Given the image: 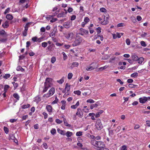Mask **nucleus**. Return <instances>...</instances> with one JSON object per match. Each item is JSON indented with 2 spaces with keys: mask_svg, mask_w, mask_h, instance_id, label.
I'll list each match as a JSON object with an SVG mask.
<instances>
[{
  "mask_svg": "<svg viewBox=\"0 0 150 150\" xmlns=\"http://www.w3.org/2000/svg\"><path fill=\"white\" fill-rule=\"evenodd\" d=\"M72 76H73V74H72V73H70L68 74V78L69 79H70L72 78Z\"/></svg>",
  "mask_w": 150,
  "mask_h": 150,
  "instance_id": "44",
  "label": "nucleus"
},
{
  "mask_svg": "<svg viewBox=\"0 0 150 150\" xmlns=\"http://www.w3.org/2000/svg\"><path fill=\"white\" fill-rule=\"evenodd\" d=\"M16 139L15 137V136H14L13 134H11L9 135V139H11L12 140H13V139Z\"/></svg>",
  "mask_w": 150,
  "mask_h": 150,
  "instance_id": "27",
  "label": "nucleus"
},
{
  "mask_svg": "<svg viewBox=\"0 0 150 150\" xmlns=\"http://www.w3.org/2000/svg\"><path fill=\"white\" fill-rule=\"evenodd\" d=\"M56 60V58L55 57H53L51 58V62L52 63H54Z\"/></svg>",
  "mask_w": 150,
  "mask_h": 150,
  "instance_id": "42",
  "label": "nucleus"
},
{
  "mask_svg": "<svg viewBox=\"0 0 150 150\" xmlns=\"http://www.w3.org/2000/svg\"><path fill=\"white\" fill-rule=\"evenodd\" d=\"M103 110H100L99 111L97 112L96 115L95 117L96 118H97L99 117L100 116V115L103 113Z\"/></svg>",
  "mask_w": 150,
  "mask_h": 150,
  "instance_id": "17",
  "label": "nucleus"
},
{
  "mask_svg": "<svg viewBox=\"0 0 150 150\" xmlns=\"http://www.w3.org/2000/svg\"><path fill=\"white\" fill-rule=\"evenodd\" d=\"M64 25V28H69L70 27L69 24H67V23H65Z\"/></svg>",
  "mask_w": 150,
  "mask_h": 150,
  "instance_id": "33",
  "label": "nucleus"
},
{
  "mask_svg": "<svg viewBox=\"0 0 150 150\" xmlns=\"http://www.w3.org/2000/svg\"><path fill=\"white\" fill-rule=\"evenodd\" d=\"M138 76V73L137 72L134 73L131 75V76L132 77H135Z\"/></svg>",
  "mask_w": 150,
  "mask_h": 150,
  "instance_id": "29",
  "label": "nucleus"
},
{
  "mask_svg": "<svg viewBox=\"0 0 150 150\" xmlns=\"http://www.w3.org/2000/svg\"><path fill=\"white\" fill-rule=\"evenodd\" d=\"M125 25L124 23H120L118 24L117 25V27H123Z\"/></svg>",
  "mask_w": 150,
  "mask_h": 150,
  "instance_id": "47",
  "label": "nucleus"
},
{
  "mask_svg": "<svg viewBox=\"0 0 150 150\" xmlns=\"http://www.w3.org/2000/svg\"><path fill=\"white\" fill-rule=\"evenodd\" d=\"M57 132L61 134L64 135H65L64 131L62 130H60L59 128L57 129Z\"/></svg>",
  "mask_w": 150,
  "mask_h": 150,
  "instance_id": "25",
  "label": "nucleus"
},
{
  "mask_svg": "<svg viewBox=\"0 0 150 150\" xmlns=\"http://www.w3.org/2000/svg\"><path fill=\"white\" fill-rule=\"evenodd\" d=\"M99 102L98 101L96 102V103L94 104L91 105L90 106V108L91 109H93L94 107L97 108L98 106L99 105Z\"/></svg>",
  "mask_w": 150,
  "mask_h": 150,
  "instance_id": "13",
  "label": "nucleus"
},
{
  "mask_svg": "<svg viewBox=\"0 0 150 150\" xmlns=\"http://www.w3.org/2000/svg\"><path fill=\"white\" fill-rule=\"evenodd\" d=\"M77 145L78 146H79L80 147H81V149H83V148H82V146H83V145L81 143H80V142L78 143H77Z\"/></svg>",
  "mask_w": 150,
  "mask_h": 150,
  "instance_id": "55",
  "label": "nucleus"
},
{
  "mask_svg": "<svg viewBox=\"0 0 150 150\" xmlns=\"http://www.w3.org/2000/svg\"><path fill=\"white\" fill-rule=\"evenodd\" d=\"M124 59L127 60L128 62L131 64H132L133 63V61L132 59L131 60L130 59Z\"/></svg>",
  "mask_w": 150,
  "mask_h": 150,
  "instance_id": "41",
  "label": "nucleus"
},
{
  "mask_svg": "<svg viewBox=\"0 0 150 150\" xmlns=\"http://www.w3.org/2000/svg\"><path fill=\"white\" fill-rule=\"evenodd\" d=\"M144 60V59L143 57L138 58V59L137 61H138V63L139 64H141L142 63V62Z\"/></svg>",
  "mask_w": 150,
  "mask_h": 150,
  "instance_id": "22",
  "label": "nucleus"
},
{
  "mask_svg": "<svg viewBox=\"0 0 150 150\" xmlns=\"http://www.w3.org/2000/svg\"><path fill=\"white\" fill-rule=\"evenodd\" d=\"M132 59L134 61H137L138 59V57L137 55L135 54H132L131 56Z\"/></svg>",
  "mask_w": 150,
  "mask_h": 150,
  "instance_id": "8",
  "label": "nucleus"
},
{
  "mask_svg": "<svg viewBox=\"0 0 150 150\" xmlns=\"http://www.w3.org/2000/svg\"><path fill=\"white\" fill-rule=\"evenodd\" d=\"M67 13V11H65V12L64 13V12H62L60 13L57 16L58 17H61L64 16Z\"/></svg>",
  "mask_w": 150,
  "mask_h": 150,
  "instance_id": "11",
  "label": "nucleus"
},
{
  "mask_svg": "<svg viewBox=\"0 0 150 150\" xmlns=\"http://www.w3.org/2000/svg\"><path fill=\"white\" fill-rule=\"evenodd\" d=\"M101 28L100 27H98L97 28H96L97 31V32L98 34H99L100 33L101 31Z\"/></svg>",
  "mask_w": 150,
  "mask_h": 150,
  "instance_id": "50",
  "label": "nucleus"
},
{
  "mask_svg": "<svg viewBox=\"0 0 150 150\" xmlns=\"http://www.w3.org/2000/svg\"><path fill=\"white\" fill-rule=\"evenodd\" d=\"M80 30L82 33H85L86 35H87L88 34V30H86L82 28H80Z\"/></svg>",
  "mask_w": 150,
  "mask_h": 150,
  "instance_id": "15",
  "label": "nucleus"
},
{
  "mask_svg": "<svg viewBox=\"0 0 150 150\" xmlns=\"http://www.w3.org/2000/svg\"><path fill=\"white\" fill-rule=\"evenodd\" d=\"M72 133L69 131H67L65 134L66 136L68 137H70L72 135Z\"/></svg>",
  "mask_w": 150,
  "mask_h": 150,
  "instance_id": "24",
  "label": "nucleus"
},
{
  "mask_svg": "<svg viewBox=\"0 0 150 150\" xmlns=\"http://www.w3.org/2000/svg\"><path fill=\"white\" fill-rule=\"evenodd\" d=\"M58 101V99L57 98V97L56 96L55 98V100L52 102V104H54L57 103Z\"/></svg>",
  "mask_w": 150,
  "mask_h": 150,
  "instance_id": "37",
  "label": "nucleus"
},
{
  "mask_svg": "<svg viewBox=\"0 0 150 150\" xmlns=\"http://www.w3.org/2000/svg\"><path fill=\"white\" fill-rule=\"evenodd\" d=\"M56 30H55L54 29H53V30L51 34L50 35V37L53 36L55 35Z\"/></svg>",
  "mask_w": 150,
  "mask_h": 150,
  "instance_id": "30",
  "label": "nucleus"
},
{
  "mask_svg": "<svg viewBox=\"0 0 150 150\" xmlns=\"http://www.w3.org/2000/svg\"><path fill=\"white\" fill-rule=\"evenodd\" d=\"M52 79L51 78H46L45 80V84H47V85H51V83L50 81H52Z\"/></svg>",
  "mask_w": 150,
  "mask_h": 150,
  "instance_id": "9",
  "label": "nucleus"
},
{
  "mask_svg": "<svg viewBox=\"0 0 150 150\" xmlns=\"http://www.w3.org/2000/svg\"><path fill=\"white\" fill-rule=\"evenodd\" d=\"M79 65V63L77 62H74L72 63V64L71 66L72 68L74 67H77Z\"/></svg>",
  "mask_w": 150,
  "mask_h": 150,
  "instance_id": "23",
  "label": "nucleus"
},
{
  "mask_svg": "<svg viewBox=\"0 0 150 150\" xmlns=\"http://www.w3.org/2000/svg\"><path fill=\"white\" fill-rule=\"evenodd\" d=\"M108 14H106V16H104V21L101 22V24L103 25H106L108 23V20L109 19Z\"/></svg>",
  "mask_w": 150,
  "mask_h": 150,
  "instance_id": "6",
  "label": "nucleus"
},
{
  "mask_svg": "<svg viewBox=\"0 0 150 150\" xmlns=\"http://www.w3.org/2000/svg\"><path fill=\"white\" fill-rule=\"evenodd\" d=\"M10 86L8 85H6L4 86V91L5 92H6L8 89L9 88Z\"/></svg>",
  "mask_w": 150,
  "mask_h": 150,
  "instance_id": "28",
  "label": "nucleus"
},
{
  "mask_svg": "<svg viewBox=\"0 0 150 150\" xmlns=\"http://www.w3.org/2000/svg\"><path fill=\"white\" fill-rule=\"evenodd\" d=\"M139 102L142 103H144L147 101V98L146 97H143L140 98L139 99Z\"/></svg>",
  "mask_w": 150,
  "mask_h": 150,
  "instance_id": "7",
  "label": "nucleus"
},
{
  "mask_svg": "<svg viewBox=\"0 0 150 150\" xmlns=\"http://www.w3.org/2000/svg\"><path fill=\"white\" fill-rule=\"evenodd\" d=\"M131 20L134 23H135L136 21V20L134 16H132L131 17Z\"/></svg>",
  "mask_w": 150,
  "mask_h": 150,
  "instance_id": "46",
  "label": "nucleus"
},
{
  "mask_svg": "<svg viewBox=\"0 0 150 150\" xmlns=\"http://www.w3.org/2000/svg\"><path fill=\"white\" fill-rule=\"evenodd\" d=\"M107 67L105 66H104L103 67H101L99 68V70L100 71H101L105 69Z\"/></svg>",
  "mask_w": 150,
  "mask_h": 150,
  "instance_id": "58",
  "label": "nucleus"
},
{
  "mask_svg": "<svg viewBox=\"0 0 150 150\" xmlns=\"http://www.w3.org/2000/svg\"><path fill=\"white\" fill-rule=\"evenodd\" d=\"M2 27L4 28H6L9 26L8 22L7 21H6L2 25Z\"/></svg>",
  "mask_w": 150,
  "mask_h": 150,
  "instance_id": "16",
  "label": "nucleus"
},
{
  "mask_svg": "<svg viewBox=\"0 0 150 150\" xmlns=\"http://www.w3.org/2000/svg\"><path fill=\"white\" fill-rule=\"evenodd\" d=\"M141 45L143 47H146V46L145 42L144 41H142L141 42Z\"/></svg>",
  "mask_w": 150,
  "mask_h": 150,
  "instance_id": "52",
  "label": "nucleus"
},
{
  "mask_svg": "<svg viewBox=\"0 0 150 150\" xmlns=\"http://www.w3.org/2000/svg\"><path fill=\"white\" fill-rule=\"evenodd\" d=\"M6 18L8 20H12L13 19V17L11 15L8 14L6 16Z\"/></svg>",
  "mask_w": 150,
  "mask_h": 150,
  "instance_id": "20",
  "label": "nucleus"
},
{
  "mask_svg": "<svg viewBox=\"0 0 150 150\" xmlns=\"http://www.w3.org/2000/svg\"><path fill=\"white\" fill-rule=\"evenodd\" d=\"M4 129L5 133L6 134H8L9 132V129L8 128L4 126Z\"/></svg>",
  "mask_w": 150,
  "mask_h": 150,
  "instance_id": "31",
  "label": "nucleus"
},
{
  "mask_svg": "<svg viewBox=\"0 0 150 150\" xmlns=\"http://www.w3.org/2000/svg\"><path fill=\"white\" fill-rule=\"evenodd\" d=\"M63 121H64V124L66 126H68L69 127H71V125L69 124L67 122L66 118H64Z\"/></svg>",
  "mask_w": 150,
  "mask_h": 150,
  "instance_id": "21",
  "label": "nucleus"
},
{
  "mask_svg": "<svg viewBox=\"0 0 150 150\" xmlns=\"http://www.w3.org/2000/svg\"><path fill=\"white\" fill-rule=\"evenodd\" d=\"M42 114L44 116V118L45 119H46L47 117V114L45 112H43Z\"/></svg>",
  "mask_w": 150,
  "mask_h": 150,
  "instance_id": "59",
  "label": "nucleus"
},
{
  "mask_svg": "<svg viewBox=\"0 0 150 150\" xmlns=\"http://www.w3.org/2000/svg\"><path fill=\"white\" fill-rule=\"evenodd\" d=\"M13 97L16 100H19L20 98V97L18 95L17 93H15L13 95Z\"/></svg>",
  "mask_w": 150,
  "mask_h": 150,
  "instance_id": "19",
  "label": "nucleus"
},
{
  "mask_svg": "<svg viewBox=\"0 0 150 150\" xmlns=\"http://www.w3.org/2000/svg\"><path fill=\"white\" fill-rule=\"evenodd\" d=\"M91 144L96 148L98 150H100L102 148L105 147V144L103 142L101 141H97L94 139L91 141Z\"/></svg>",
  "mask_w": 150,
  "mask_h": 150,
  "instance_id": "1",
  "label": "nucleus"
},
{
  "mask_svg": "<svg viewBox=\"0 0 150 150\" xmlns=\"http://www.w3.org/2000/svg\"><path fill=\"white\" fill-rule=\"evenodd\" d=\"M82 132L81 131L78 132H76V136L78 137H80L82 135Z\"/></svg>",
  "mask_w": 150,
  "mask_h": 150,
  "instance_id": "34",
  "label": "nucleus"
},
{
  "mask_svg": "<svg viewBox=\"0 0 150 150\" xmlns=\"http://www.w3.org/2000/svg\"><path fill=\"white\" fill-rule=\"evenodd\" d=\"M7 38H2L0 39V42H6L7 40Z\"/></svg>",
  "mask_w": 150,
  "mask_h": 150,
  "instance_id": "51",
  "label": "nucleus"
},
{
  "mask_svg": "<svg viewBox=\"0 0 150 150\" xmlns=\"http://www.w3.org/2000/svg\"><path fill=\"white\" fill-rule=\"evenodd\" d=\"M74 93L75 94H77L78 95H80L81 93V92L79 90L74 91Z\"/></svg>",
  "mask_w": 150,
  "mask_h": 150,
  "instance_id": "36",
  "label": "nucleus"
},
{
  "mask_svg": "<svg viewBox=\"0 0 150 150\" xmlns=\"http://www.w3.org/2000/svg\"><path fill=\"white\" fill-rule=\"evenodd\" d=\"M10 76V75L9 74H6L3 76V78L5 79H7Z\"/></svg>",
  "mask_w": 150,
  "mask_h": 150,
  "instance_id": "35",
  "label": "nucleus"
},
{
  "mask_svg": "<svg viewBox=\"0 0 150 150\" xmlns=\"http://www.w3.org/2000/svg\"><path fill=\"white\" fill-rule=\"evenodd\" d=\"M83 40L81 37L77 36L74 42L72 44V45L73 46L78 45L82 42Z\"/></svg>",
  "mask_w": 150,
  "mask_h": 150,
  "instance_id": "2",
  "label": "nucleus"
},
{
  "mask_svg": "<svg viewBox=\"0 0 150 150\" xmlns=\"http://www.w3.org/2000/svg\"><path fill=\"white\" fill-rule=\"evenodd\" d=\"M30 24V23H26L25 26V31H27L28 29V25H29Z\"/></svg>",
  "mask_w": 150,
  "mask_h": 150,
  "instance_id": "45",
  "label": "nucleus"
},
{
  "mask_svg": "<svg viewBox=\"0 0 150 150\" xmlns=\"http://www.w3.org/2000/svg\"><path fill=\"white\" fill-rule=\"evenodd\" d=\"M87 103H93L94 101L92 99H88L87 100Z\"/></svg>",
  "mask_w": 150,
  "mask_h": 150,
  "instance_id": "54",
  "label": "nucleus"
},
{
  "mask_svg": "<svg viewBox=\"0 0 150 150\" xmlns=\"http://www.w3.org/2000/svg\"><path fill=\"white\" fill-rule=\"evenodd\" d=\"M30 105L29 104H27L26 105H24L22 106V108L23 109H25L26 108H28L30 106Z\"/></svg>",
  "mask_w": 150,
  "mask_h": 150,
  "instance_id": "32",
  "label": "nucleus"
},
{
  "mask_svg": "<svg viewBox=\"0 0 150 150\" xmlns=\"http://www.w3.org/2000/svg\"><path fill=\"white\" fill-rule=\"evenodd\" d=\"M126 42L127 45H129L131 43L130 39L128 38L126 40Z\"/></svg>",
  "mask_w": 150,
  "mask_h": 150,
  "instance_id": "38",
  "label": "nucleus"
},
{
  "mask_svg": "<svg viewBox=\"0 0 150 150\" xmlns=\"http://www.w3.org/2000/svg\"><path fill=\"white\" fill-rule=\"evenodd\" d=\"M55 92V89L54 88L52 87V88L50 90L49 93H47V94H44L43 97H46V98L49 97L51 95H52Z\"/></svg>",
  "mask_w": 150,
  "mask_h": 150,
  "instance_id": "4",
  "label": "nucleus"
},
{
  "mask_svg": "<svg viewBox=\"0 0 150 150\" xmlns=\"http://www.w3.org/2000/svg\"><path fill=\"white\" fill-rule=\"evenodd\" d=\"M47 43L46 42H43L42 43V46L44 47H47Z\"/></svg>",
  "mask_w": 150,
  "mask_h": 150,
  "instance_id": "39",
  "label": "nucleus"
},
{
  "mask_svg": "<svg viewBox=\"0 0 150 150\" xmlns=\"http://www.w3.org/2000/svg\"><path fill=\"white\" fill-rule=\"evenodd\" d=\"M18 71H19L20 70L22 71L24 70V69L20 66L18 67L16 69Z\"/></svg>",
  "mask_w": 150,
  "mask_h": 150,
  "instance_id": "49",
  "label": "nucleus"
},
{
  "mask_svg": "<svg viewBox=\"0 0 150 150\" xmlns=\"http://www.w3.org/2000/svg\"><path fill=\"white\" fill-rule=\"evenodd\" d=\"M89 21V19L88 17H86L84 18V21L86 23H88V22Z\"/></svg>",
  "mask_w": 150,
  "mask_h": 150,
  "instance_id": "56",
  "label": "nucleus"
},
{
  "mask_svg": "<svg viewBox=\"0 0 150 150\" xmlns=\"http://www.w3.org/2000/svg\"><path fill=\"white\" fill-rule=\"evenodd\" d=\"M77 112L76 113V115L78 116L80 118H82L83 117V112L81 111V108H78L77 109Z\"/></svg>",
  "mask_w": 150,
  "mask_h": 150,
  "instance_id": "5",
  "label": "nucleus"
},
{
  "mask_svg": "<svg viewBox=\"0 0 150 150\" xmlns=\"http://www.w3.org/2000/svg\"><path fill=\"white\" fill-rule=\"evenodd\" d=\"M64 77H63L62 78L60 79L59 80H58L57 81V82L60 84L62 83L64 81Z\"/></svg>",
  "mask_w": 150,
  "mask_h": 150,
  "instance_id": "26",
  "label": "nucleus"
},
{
  "mask_svg": "<svg viewBox=\"0 0 150 150\" xmlns=\"http://www.w3.org/2000/svg\"><path fill=\"white\" fill-rule=\"evenodd\" d=\"M56 130L55 129H52L51 130V133L52 135H54L56 132Z\"/></svg>",
  "mask_w": 150,
  "mask_h": 150,
  "instance_id": "43",
  "label": "nucleus"
},
{
  "mask_svg": "<svg viewBox=\"0 0 150 150\" xmlns=\"http://www.w3.org/2000/svg\"><path fill=\"white\" fill-rule=\"evenodd\" d=\"M37 37H35L32 38V40L34 42H35L37 41Z\"/></svg>",
  "mask_w": 150,
  "mask_h": 150,
  "instance_id": "61",
  "label": "nucleus"
},
{
  "mask_svg": "<svg viewBox=\"0 0 150 150\" xmlns=\"http://www.w3.org/2000/svg\"><path fill=\"white\" fill-rule=\"evenodd\" d=\"M121 150H127V146L125 145H123L122 146Z\"/></svg>",
  "mask_w": 150,
  "mask_h": 150,
  "instance_id": "57",
  "label": "nucleus"
},
{
  "mask_svg": "<svg viewBox=\"0 0 150 150\" xmlns=\"http://www.w3.org/2000/svg\"><path fill=\"white\" fill-rule=\"evenodd\" d=\"M97 67H96L95 66H91L89 67H87L86 69V70L87 71H90V70H92L95 68H96Z\"/></svg>",
  "mask_w": 150,
  "mask_h": 150,
  "instance_id": "18",
  "label": "nucleus"
},
{
  "mask_svg": "<svg viewBox=\"0 0 150 150\" xmlns=\"http://www.w3.org/2000/svg\"><path fill=\"white\" fill-rule=\"evenodd\" d=\"M137 19L138 21H140L141 20L142 18L140 16H137Z\"/></svg>",
  "mask_w": 150,
  "mask_h": 150,
  "instance_id": "62",
  "label": "nucleus"
},
{
  "mask_svg": "<svg viewBox=\"0 0 150 150\" xmlns=\"http://www.w3.org/2000/svg\"><path fill=\"white\" fill-rule=\"evenodd\" d=\"M100 11L102 12H105L106 11V10L104 8H100Z\"/></svg>",
  "mask_w": 150,
  "mask_h": 150,
  "instance_id": "48",
  "label": "nucleus"
},
{
  "mask_svg": "<svg viewBox=\"0 0 150 150\" xmlns=\"http://www.w3.org/2000/svg\"><path fill=\"white\" fill-rule=\"evenodd\" d=\"M44 87H45L43 89V91H42V92L43 93H45L47 91L48 88L51 87V85H47V84L45 85V84H44Z\"/></svg>",
  "mask_w": 150,
  "mask_h": 150,
  "instance_id": "12",
  "label": "nucleus"
},
{
  "mask_svg": "<svg viewBox=\"0 0 150 150\" xmlns=\"http://www.w3.org/2000/svg\"><path fill=\"white\" fill-rule=\"evenodd\" d=\"M10 10V8H7L5 11V12H4V14H6V13H8Z\"/></svg>",
  "mask_w": 150,
  "mask_h": 150,
  "instance_id": "60",
  "label": "nucleus"
},
{
  "mask_svg": "<svg viewBox=\"0 0 150 150\" xmlns=\"http://www.w3.org/2000/svg\"><path fill=\"white\" fill-rule=\"evenodd\" d=\"M62 53L63 56V59L65 60L67 59V57L64 52H63Z\"/></svg>",
  "mask_w": 150,
  "mask_h": 150,
  "instance_id": "40",
  "label": "nucleus"
},
{
  "mask_svg": "<svg viewBox=\"0 0 150 150\" xmlns=\"http://www.w3.org/2000/svg\"><path fill=\"white\" fill-rule=\"evenodd\" d=\"M95 126L96 129L98 130H100L103 128L102 124L100 119L98 118L97 119L95 124Z\"/></svg>",
  "mask_w": 150,
  "mask_h": 150,
  "instance_id": "3",
  "label": "nucleus"
},
{
  "mask_svg": "<svg viewBox=\"0 0 150 150\" xmlns=\"http://www.w3.org/2000/svg\"><path fill=\"white\" fill-rule=\"evenodd\" d=\"M138 101H134V102H133L132 103V105H138Z\"/></svg>",
  "mask_w": 150,
  "mask_h": 150,
  "instance_id": "63",
  "label": "nucleus"
},
{
  "mask_svg": "<svg viewBox=\"0 0 150 150\" xmlns=\"http://www.w3.org/2000/svg\"><path fill=\"white\" fill-rule=\"evenodd\" d=\"M46 108L47 110L49 112H52V108L50 105H48L46 106Z\"/></svg>",
  "mask_w": 150,
  "mask_h": 150,
  "instance_id": "14",
  "label": "nucleus"
},
{
  "mask_svg": "<svg viewBox=\"0 0 150 150\" xmlns=\"http://www.w3.org/2000/svg\"><path fill=\"white\" fill-rule=\"evenodd\" d=\"M43 147H44L45 149H47L48 147V146L47 145V144L46 143H44L43 144Z\"/></svg>",
  "mask_w": 150,
  "mask_h": 150,
  "instance_id": "64",
  "label": "nucleus"
},
{
  "mask_svg": "<svg viewBox=\"0 0 150 150\" xmlns=\"http://www.w3.org/2000/svg\"><path fill=\"white\" fill-rule=\"evenodd\" d=\"M56 122L58 124H60L62 123V121L60 120L59 119H57L56 120Z\"/></svg>",
  "mask_w": 150,
  "mask_h": 150,
  "instance_id": "53",
  "label": "nucleus"
},
{
  "mask_svg": "<svg viewBox=\"0 0 150 150\" xmlns=\"http://www.w3.org/2000/svg\"><path fill=\"white\" fill-rule=\"evenodd\" d=\"M0 35L3 36L4 37H6L7 36L6 33L4 30H2L0 31Z\"/></svg>",
  "mask_w": 150,
  "mask_h": 150,
  "instance_id": "10",
  "label": "nucleus"
}]
</instances>
